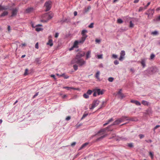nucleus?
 <instances>
[{
    "label": "nucleus",
    "instance_id": "f257e3e1",
    "mask_svg": "<svg viewBox=\"0 0 160 160\" xmlns=\"http://www.w3.org/2000/svg\"><path fill=\"white\" fill-rule=\"evenodd\" d=\"M71 64H78L80 67H81L86 64V61L81 58H80L78 56H76L71 61Z\"/></svg>",
    "mask_w": 160,
    "mask_h": 160
},
{
    "label": "nucleus",
    "instance_id": "f03ea898",
    "mask_svg": "<svg viewBox=\"0 0 160 160\" xmlns=\"http://www.w3.org/2000/svg\"><path fill=\"white\" fill-rule=\"evenodd\" d=\"M88 32V31L86 30H83L81 32V34L82 35V37L80 39L83 42H84L86 38L88 36L86 35V33Z\"/></svg>",
    "mask_w": 160,
    "mask_h": 160
},
{
    "label": "nucleus",
    "instance_id": "7ed1b4c3",
    "mask_svg": "<svg viewBox=\"0 0 160 160\" xmlns=\"http://www.w3.org/2000/svg\"><path fill=\"white\" fill-rule=\"evenodd\" d=\"M52 2L51 1H49L46 2L44 4V6L46 8V11L49 10L51 8Z\"/></svg>",
    "mask_w": 160,
    "mask_h": 160
},
{
    "label": "nucleus",
    "instance_id": "20e7f679",
    "mask_svg": "<svg viewBox=\"0 0 160 160\" xmlns=\"http://www.w3.org/2000/svg\"><path fill=\"white\" fill-rule=\"evenodd\" d=\"M99 102L100 101L98 100L97 99L94 100L91 105V107L89 108V109L91 110L93 109L98 105Z\"/></svg>",
    "mask_w": 160,
    "mask_h": 160
},
{
    "label": "nucleus",
    "instance_id": "39448f33",
    "mask_svg": "<svg viewBox=\"0 0 160 160\" xmlns=\"http://www.w3.org/2000/svg\"><path fill=\"white\" fill-rule=\"evenodd\" d=\"M48 13L43 14L42 16V19L41 20V21L42 22H47L49 20L48 18Z\"/></svg>",
    "mask_w": 160,
    "mask_h": 160
},
{
    "label": "nucleus",
    "instance_id": "423d86ee",
    "mask_svg": "<svg viewBox=\"0 0 160 160\" xmlns=\"http://www.w3.org/2000/svg\"><path fill=\"white\" fill-rule=\"evenodd\" d=\"M120 120L121 121V122H122L125 121V120H128V121H135L136 120L132 118H128V117L125 116H124L122 117L121 118H119Z\"/></svg>",
    "mask_w": 160,
    "mask_h": 160
},
{
    "label": "nucleus",
    "instance_id": "0eeeda50",
    "mask_svg": "<svg viewBox=\"0 0 160 160\" xmlns=\"http://www.w3.org/2000/svg\"><path fill=\"white\" fill-rule=\"evenodd\" d=\"M120 57L119 58V61H122L125 58V52L124 50H122L120 53Z\"/></svg>",
    "mask_w": 160,
    "mask_h": 160
},
{
    "label": "nucleus",
    "instance_id": "6e6552de",
    "mask_svg": "<svg viewBox=\"0 0 160 160\" xmlns=\"http://www.w3.org/2000/svg\"><path fill=\"white\" fill-rule=\"evenodd\" d=\"M84 42H82L81 40L80 39L78 40H76L74 42L73 46V47L75 48H78V45L79 43L82 44Z\"/></svg>",
    "mask_w": 160,
    "mask_h": 160
},
{
    "label": "nucleus",
    "instance_id": "1a4fd4ad",
    "mask_svg": "<svg viewBox=\"0 0 160 160\" xmlns=\"http://www.w3.org/2000/svg\"><path fill=\"white\" fill-rule=\"evenodd\" d=\"M18 9L15 8L12 9V13L11 17H12L15 16L18 12Z\"/></svg>",
    "mask_w": 160,
    "mask_h": 160
},
{
    "label": "nucleus",
    "instance_id": "9d476101",
    "mask_svg": "<svg viewBox=\"0 0 160 160\" xmlns=\"http://www.w3.org/2000/svg\"><path fill=\"white\" fill-rule=\"evenodd\" d=\"M34 10V9L33 7H29L26 9L25 12L26 13H30L32 12Z\"/></svg>",
    "mask_w": 160,
    "mask_h": 160
},
{
    "label": "nucleus",
    "instance_id": "9b49d317",
    "mask_svg": "<svg viewBox=\"0 0 160 160\" xmlns=\"http://www.w3.org/2000/svg\"><path fill=\"white\" fill-rule=\"evenodd\" d=\"M154 12V9H149L147 11V12H148V17L151 15L152 16L153 15Z\"/></svg>",
    "mask_w": 160,
    "mask_h": 160
},
{
    "label": "nucleus",
    "instance_id": "f8f14e48",
    "mask_svg": "<svg viewBox=\"0 0 160 160\" xmlns=\"http://www.w3.org/2000/svg\"><path fill=\"white\" fill-rule=\"evenodd\" d=\"M146 60V58H143L141 59L140 62L143 68H144L146 66L145 64Z\"/></svg>",
    "mask_w": 160,
    "mask_h": 160
},
{
    "label": "nucleus",
    "instance_id": "ddd939ff",
    "mask_svg": "<svg viewBox=\"0 0 160 160\" xmlns=\"http://www.w3.org/2000/svg\"><path fill=\"white\" fill-rule=\"evenodd\" d=\"M158 70V69L156 67H152L149 68V71H150L152 73L156 72Z\"/></svg>",
    "mask_w": 160,
    "mask_h": 160
},
{
    "label": "nucleus",
    "instance_id": "4468645a",
    "mask_svg": "<svg viewBox=\"0 0 160 160\" xmlns=\"http://www.w3.org/2000/svg\"><path fill=\"white\" fill-rule=\"evenodd\" d=\"M85 52H84L81 51L79 52L76 56H78L80 58L84 56L85 55Z\"/></svg>",
    "mask_w": 160,
    "mask_h": 160
},
{
    "label": "nucleus",
    "instance_id": "2eb2a0df",
    "mask_svg": "<svg viewBox=\"0 0 160 160\" xmlns=\"http://www.w3.org/2000/svg\"><path fill=\"white\" fill-rule=\"evenodd\" d=\"M91 57V51H88L86 53V59H88Z\"/></svg>",
    "mask_w": 160,
    "mask_h": 160
},
{
    "label": "nucleus",
    "instance_id": "dca6fc26",
    "mask_svg": "<svg viewBox=\"0 0 160 160\" xmlns=\"http://www.w3.org/2000/svg\"><path fill=\"white\" fill-rule=\"evenodd\" d=\"M42 26V25L41 24H38L36 26V28H35V30L39 32L43 30L42 28L38 27V26Z\"/></svg>",
    "mask_w": 160,
    "mask_h": 160
},
{
    "label": "nucleus",
    "instance_id": "f3484780",
    "mask_svg": "<svg viewBox=\"0 0 160 160\" xmlns=\"http://www.w3.org/2000/svg\"><path fill=\"white\" fill-rule=\"evenodd\" d=\"M121 121L119 118L116 120L112 124V125H116L120 124L121 122Z\"/></svg>",
    "mask_w": 160,
    "mask_h": 160
},
{
    "label": "nucleus",
    "instance_id": "a211bd4d",
    "mask_svg": "<svg viewBox=\"0 0 160 160\" xmlns=\"http://www.w3.org/2000/svg\"><path fill=\"white\" fill-rule=\"evenodd\" d=\"M96 92H97L98 95H102L103 93L102 90H101L100 89H98L95 90Z\"/></svg>",
    "mask_w": 160,
    "mask_h": 160
},
{
    "label": "nucleus",
    "instance_id": "6ab92c4d",
    "mask_svg": "<svg viewBox=\"0 0 160 160\" xmlns=\"http://www.w3.org/2000/svg\"><path fill=\"white\" fill-rule=\"evenodd\" d=\"M131 102L132 103H134L136 105L138 106H140L141 105V103L140 102L136 100H132L131 101Z\"/></svg>",
    "mask_w": 160,
    "mask_h": 160
},
{
    "label": "nucleus",
    "instance_id": "aec40b11",
    "mask_svg": "<svg viewBox=\"0 0 160 160\" xmlns=\"http://www.w3.org/2000/svg\"><path fill=\"white\" fill-rule=\"evenodd\" d=\"M47 44L50 46V47L52 46L53 45L52 40L51 39H49L48 42L47 43Z\"/></svg>",
    "mask_w": 160,
    "mask_h": 160
},
{
    "label": "nucleus",
    "instance_id": "412c9836",
    "mask_svg": "<svg viewBox=\"0 0 160 160\" xmlns=\"http://www.w3.org/2000/svg\"><path fill=\"white\" fill-rule=\"evenodd\" d=\"M151 35L153 36H156L159 34L158 32L156 30L152 32L151 33Z\"/></svg>",
    "mask_w": 160,
    "mask_h": 160
},
{
    "label": "nucleus",
    "instance_id": "4be33fe9",
    "mask_svg": "<svg viewBox=\"0 0 160 160\" xmlns=\"http://www.w3.org/2000/svg\"><path fill=\"white\" fill-rule=\"evenodd\" d=\"M142 104L145 106H148L149 105V102L144 100L142 101Z\"/></svg>",
    "mask_w": 160,
    "mask_h": 160
},
{
    "label": "nucleus",
    "instance_id": "5701e85b",
    "mask_svg": "<svg viewBox=\"0 0 160 160\" xmlns=\"http://www.w3.org/2000/svg\"><path fill=\"white\" fill-rule=\"evenodd\" d=\"M8 7H5L4 6H2L0 5V11H2V10H5L8 9Z\"/></svg>",
    "mask_w": 160,
    "mask_h": 160
},
{
    "label": "nucleus",
    "instance_id": "b1692460",
    "mask_svg": "<svg viewBox=\"0 0 160 160\" xmlns=\"http://www.w3.org/2000/svg\"><path fill=\"white\" fill-rule=\"evenodd\" d=\"M153 21L154 22H158L160 21V15L157 16L155 19H154Z\"/></svg>",
    "mask_w": 160,
    "mask_h": 160
},
{
    "label": "nucleus",
    "instance_id": "393cba45",
    "mask_svg": "<svg viewBox=\"0 0 160 160\" xmlns=\"http://www.w3.org/2000/svg\"><path fill=\"white\" fill-rule=\"evenodd\" d=\"M8 14V12L7 11H4L1 15H0V17H4L7 16Z\"/></svg>",
    "mask_w": 160,
    "mask_h": 160
},
{
    "label": "nucleus",
    "instance_id": "a878e982",
    "mask_svg": "<svg viewBox=\"0 0 160 160\" xmlns=\"http://www.w3.org/2000/svg\"><path fill=\"white\" fill-rule=\"evenodd\" d=\"M63 88L64 89H67L68 90H70L71 89H72L73 90H77V89L73 87H63Z\"/></svg>",
    "mask_w": 160,
    "mask_h": 160
},
{
    "label": "nucleus",
    "instance_id": "bb28decb",
    "mask_svg": "<svg viewBox=\"0 0 160 160\" xmlns=\"http://www.w3.org/2000/svg\"><path fill=\"white\" fill-rule=\"evenodd\" d=\"M48 13V15L49 19L50 20L53 17L54 14L52 12H49V13Z\"/></svg>",
    "mask_w": 160,
    "mask_h": 160
},
{
    "label": "nucleus",
    "instance_id": "cd10ccee",
    "mask_svg": "<svg viewBox=\"0 0 160 160\" xmlns=\"http://www.w3.org/2000/svg\"><path fill=\"white\" fill-rule=\"evenodd\" d=\"M100 74V72L99 71H98L97 72L95 75V77L98 80L100 79L99 77Z\"/></svg>",
    "mask_w": 160,
    "mask_h": 160
},
{
    "label": "nucleus",
    "instance_id": "c85d7f7f",
    "mask_svg": "<svg viewBox=\"0 0 160 160\" xmlns=\"http://www.w3.org/2000/svg\"><path fill=\"white\" fill-rule=\"evenodd\" d=\"M88 142L85 143L83 144L82 145V146H81V147L80 148L79 150H80L83 148H84V147H85L86 146H87L88 144Z\"/></svg>",
    "mask_w": 160,
    "mask_h": 160
},
{
    "label": "nucleus",
    "instance_id": "c756f323",
    "mask_svg": "<svg viewBox=\"0 0 160 160\" xmlns=\"http://www.w3.org/2000/svg\"><path fill=\"white\" fill-rule=\"evenodd\" d=\"M61 76L63 77L65 79H67L69 78V76L66 75L65 73H63L60 75Z\"/></svg>",
    "mask_w": 160,
    "mask_h": 160
},
{
    "label": "nucleus",
    "instance_id": "7c9ffc66",
    "mask_svg": "<svg viewBox=\"0 0 160 160\" xmlns=\"http://www.w3.org/2000/svg\"><path fill=\"white\" fill-rule=\"evenodd\" d=\"M91 8V7L90 6H88L87 8H85L84 9L85 12H88L90 9Z\"/></svg>",
    "mask_w": 160,
    "mask_h": 160
},
{
    "label": "nucleus",
    "instance_id": "2f4dec72",
    "mask_svg": "<svg viewBox=\"0 0 160 160\" xmlns=\"http://www.w3.org/2000/svg\"><path fill=\"white\" fill-rule=\"evenodd\" d=\"M155 57V55L153 53H152L150 55V58H149V59L150 60H152L154 59Z\"/></svg>",
    "mask_w": 160,
    "mask_h": 160
},
{
    "label": "nucleus",
    "instance_id": "473e14b6",
    "mask_svg": "<svg viewBox=\"0 0 160 160\" xmlns=\"http://www.w3.org/2000/svg\"><path fill=\"white\" fill-rule=\"evenodd\" d=\"M146 9H145V7H140L139 8V10H138V12H140L141 11H142L144 10H145Z\"/></svg>",
    "mask_w": 160,
    "mask_h": 160
},
{
    "label": "nucleus",
    "instance_id": "72a5a7b5",
    "mask_svg": "<svg viewBox=\"0 0 160 160\" xmlns=\"http://www.w3.org/2000/svg\"><path fill=\"white\" fill-rule=\"evenodd\" d=\"M83 96L84 98H88L89 97V95L88 94H87V93H84L83 95Z\"/></svg>",
    "mask_w": 160,
    "mask_h": 160
},
{
    "label": "nucleus",
    "instance_id": "f704fd0d",
    "mask_svg": "<svg viewBox=\"0 0 160 160\" xmlns=\"http://www.w3.org/2000/svg\"><path fill=\"white\" fill-rule=\"evenodd\" d=\"M117 22L119 23H122L123 22V21L121 19L119 18L117 20Z\"/></svg>",
    "mask_w": 160,
    "mask_h": 160
},
{
    "label": "nucleus",
    "instance_id": "c9c22d12",
    "mask_svg": "<svg viewBox=\"0 0 160 160\" xmlns=\"http://www.w3.org/2000/svg\"><path fill=\"white\" fill-rule=\"evenodd\" d=\"M134 27V24L132 23V21H130V25L129 27L131 28H132Z\"/></svg>",
    "mask_w": 160,
    "mask_h": 160
},
{
    "label": "nucleus",
    "instance_id": "e433bc0d",
    "mask_svg": "<svg viewBox=\"0 0 160 160\" xmlns=\"http://www.w3.org/2000/svg\"><path fill=\"white\" fill-rule=\"evenodd\" d=\"M92 92V91L90 90H88L87 92L86 93L88 95H91Z\"/></svg>",
    "mask_w": 160,
    "mask_h": 160
},
{
    "label": "nucleus",
    "instance_id": "4c0bfd02",
    "mask_svg": "<svg viewBox=\"0 0 160 160\" xmlns=\"http://www.w3.org/2000/svg\"><path fill=\"white\" fill-rule=\"evenodd\" d=\"M88 113H84L83 114L82 118H81V120L83 119V118H85L86 116H88Z\"/></svg>",
    "mask_w": 160,
    "mask_h": 160
},
{
    "label": "nucleus",
    "instance_id": "58836bf2",
    "mask_svg": "<svg viewBox=\"0 0 160 160\" xmlns=\"http://www.w3.org/2000/svg\"><path fill=\"white\" fill-rule=\"evenodd\" d=\"M112 58L114 59H116L118 58V55L115 54H112Z\"/></svg>",
    "mask_w": 160,
    "mask_h": 160
},
{
    "label": "nucleus",
    "instance_id": "ea45409f",
    "mask_svg": "<svg viewBox=\"0 0 160 160\" xmlns=\"http://www.w3.org/2000/svg\"><path fill=\"white\" fill-rule=\"evenodd\" d=\"M73 67L74 70L75 71L77 70L78 69V66L76 64L74 65Z\"/></svg>",
    "mask_w": 160,
    "mask_h": 160
},
{
    "label": "nucleus",
    "instance_id": "a19ab883",
    "mask_svg": "<svg viewBox=\"0 0 160 160\" xmlns=\"http://www.w3.org/2000/svg\"><path fill=\"white\" fill-rule=\"evenodd\" d=\"M94 23L92 22L88 26V27L90 28H92L93 27Z\"/></svg>",
    "mask_w": 160,
    "mask_h": 160
},
{
    "label": "nucleus",
    "instance_id": "79ce46f5",
    "mask_svg": "<svg viewBox=\"0 0 160 160\" xmlns=\"http://www.w3.org/2000/svg\"><path fill=\"white\" fill-rule=\"evenodd\" d=\"M114 78L112 77H110L108 78V80L110 82H112Z\"/></svg>",
    "mask_w": 160,
    "mask_h": 160
},
{
    "label": "nucleus",
    "instance_id": "37998d69",
    "mask_svg": "<svg viewBox=\"0 0 160 160\" xmlns=\"http://www.w3.org/2000/svg\"><path fill=\"white\" fill-rule=\"evenodd\" d=\"M97 57H98V58L99 59H102V54L98 55L97 56Z\"/></svg>",
    "mask_w": 160,
    "mask_h": 160
},
{
    "label": "nucleus",
    "instance_id": "c03bdc74",
    "mask_svg": "<svg viewBox=\"0 0 160 160\" xmlns=\"http://www.w3.org/2000/svg\"><path fill=\"white\" fill-rule=\"evenodd\" d=\"M105 129H103L100 130L99 131H98V134L101 133V132H103L105 131Z\"/></svg>",
    "mask_w": 160,
    "mask_h": 160
},
{
    "label": "nucleus",
    "instance_id": "a18cd8bd",
    "mask_svg": "<svg viewBox=\"0 0 160 160\" xmlns=\"http://www.w3.org/2000/svg\"><path fill=\"white\" fill-rule=\"evenodd\" d=\"M28 69H26L25 70V72L24 74V76H26L28 74Z\"/></svg>",
    "mask_w": 160,
    "mask_h": 160
},
{
    "label": "nucleus",
    "instance_id": "49530a36",
    "mask_svg": "<svg viewBox=\"0 0 160 160\" xmlns=\"http://www.w3.org/2000/svg\"><path fill=\"white\" fill-rule=\"evenodd\" d=\"M150 3H151V2H148V3L147 4V5L144 6L145 8L146 9L147 8V7L150 5Z\"/></svg>",
    "mask_w": 160,
    "mask_h": 160
},
{
    "label": "nucleus",
    "instance_id": "de8ad7c7",
    "mask_svg": "<svg viewBox=\"0 0 160 160\" xmlns=\"http://www.w3.org/2000/svg\"><path fill=\"white\" fill-rule=\"evenodd\" d=\"M114 63L115 65H117L119 64V62L117 60H116L114 61Z\"/></svg>",
    "mask_w": 160,
    "mask_h": 160
},
{
    "label": "nucleus",
    "instance_id": "09e8293b",
    "mask_svg": "<svg viewBox=\"0 0 160 160\" xmlns=\"http://www.w3.org/2000/svg\"><path fill=\"white\" fill-rule=\"evenodd\" d=\"M105 136H106L105 135L102 136L100 137V138H98V139H97V140H100L101 139H102L103 138H104L105 137Z\"/></svg>",
    "mask_w": 160,
    "mask_h": 160
},
{
    "label": "nucleus",
    "instance_id": "8fccbe9b",
    "mask_svg": "<svg viewBox=\"0 0 160 160\" xmlns=\"http://www.w3.org/2000/svg\"><path fill=\"white\" fill-rule=\"evenodd\" d=\"M139 138L140 139H142L144 137V135L142 134H140L139 135Z\"/></svg>",
    "mask_w": 160,
    "mask_h": 160
},
{
    "label": "nucleus",
    "instance_id": "3c124183",
    "mask_svg": "<svg viewBox=\"0 0 160 160\" xmlns=\"http://www.w3.org/2000/svg\"><path fill=\"white\" fill-rule=\"evenodd\" d=\"M149 155H150L151 158L152 159L153 158V154H152V153L151 152H149Z\"/></svg>",
    "mask_w": 160,
    "mask_h": 160
},
{
    "label": "nucleus",
    "instance_id": "603ef678",
    "mask_svg": "<svg viewBox=\"0 0 160 160\" xmlns=\"http://www.w3.org/2000/svg\"><path fill=\"white\" fill-rule=\"evenodd\" d=\"M35 47L37 49H38V48L39 47H38V42H37L36 44L35 45Z\"/></svg>",
    "mask_w": 160,
    "mask_h": 160
},
{
    "label": "nucleus",
    "instance_id": "864d4df0",
    "mask_svg": "<svg viewBox=\"0 0 160 160\" xmlns=\"http://www.w3.org/2000/svg\"><path fill=\"white\" fill-rule=\"evenodd\" d=\"M160 127V125H156L155 127L153 129V130L154 131H155V130L157 128H159Z\"/></svg>",
    "mask_w": 160,
    "mask_h": 160
},
{
    "label": "nucleus",
    "instance_id": "5fc2aeb1",
    "mask_svg": "<svg viewBox=\"0 0 160 160\" xmlns=\"http://www.w3.org/2000/svg\"><path fill=\"white\" fill-rule=\"evenodd\" d=\"M71 117L70 116H68L66 118V120L67 121H68L70 119Z\"/></svg>",
    "mask_w": 160,
    "mask_h": 160
},
{
    "label": "nucleus",
    "instance_id": "6e6d98bb",
    "mask_svg": "<svg viewBox=\"0 0 160 160\" xmlns=\"http://www.w3.org/2000/svg\"><path fill=\"white\" fill-rule=\"evenodd\" d=\"M50 76L51 77H52L54 80H56V78H55V76L54 75L52 74Z\"/></svg>",
    "mask_w": 160,
    "mask_h": 160
},
{
    "label": "nucleus",
    "instance_id": "4d7b16f0",
    "mask_svg": "<svg viewBox=\"0 0 160 160\" xmlns=\"http://www.w3.org/2000/svg\"><path fill=\"white\" fill-rule=\"evenodd\" d=\"M97 92H96V90H95L94 91V92L93 94V96L94 97H96L97 96Z\"/></svg>",
    "mask_w": 160,
    "mask_h": 160
},
{
    "label": "nucleus",
    "instance_id": "13d9d810",
    "mask_svg": "<svg viewBox=\"0 0 160 160\" xmlns=\"http://www.w3.org/2000/svg\"><path fill=\"white\" fill-rule=\"evenodd\" d=\"M59 36V33L58 32H56L55 35V37L56 38H57Z\"/></svg>",
    "mask_w": 160,
    "mask_h": 160
},
{
    "label": "nucleus",
    "instance_id": "bf43d9fd",
    "mask_svg": "<svg viewBox=\"0 0 160 160\" xmlns=\"http://www.w3.org/2000/svg\"><path fill=\"white\" fill-rule=\"evenodd\" d=\"M113 120V119L112 118H111V119H110L109 120H108V121L107 122L109 123V122H110L112 121Z\"/></svg>",
    "mask_w": 160,
    "mask_h": 160
},
{
    "label": "nucleus",
    "instance_id": "052dcab7",
    "mask_svg": "<svg viewBox=\"0 0 160 160\" xmlns=\"http://www.w3.org/2000/svg\"><path fill=\"white\" fill-rule=\"evenodd\" d=\"M76 144V142H73L72 143H71V146H72L73 147V146H75Z\"/></svg>",
    "mask_w": 160,
    "mask_h": 160
},
{
    "label": "nucleus",
    "instance_id": "680f3d73",
    "mask_svg": "<svg viewBox=\"0 0 160 160\" xmlns=\"http://www.w3.org/2000/svg\"><path fill=\"white\" fill-rule=\"evenodd\" d=\"M128 146L130 147H132L133 146V145L132 143H129L128 144Z\"/></svg>",
    "mask_w": 160,
    "mask_h": 160
},
{
    "label": "nucleus",
    "instance_id": "e2e57ef3",
    "mask_svg": "<svg viewBox=\"0 0 160 160\" xmlns=\"http://www.w3.org/2000/svg\"><path fill=\"white\" fill-rule=\"evenodd\" d=\"M121 91L122 89H120L118 93V94L120 95L121 94H122Z\"/></svg>",
    "mask_w": 160,
    "mask_h": 160
},
{
    "label": "nucleus",
    "instance_id": "0e129e2a",
    "mask_svg": "<svg viewBox=\"0 0 160 160\" xmlns=\"http://www.w3.org/2000/svg\"><path fill=\"white\" fill-rule=\"evenodd\" d=\"M95 42L97 43H99L100 42V40L99 39H96L95 40Z\"/></svg>",
    "mask_w": 160,
    "mask_h": 160
},
{
    "label": "nucleus",
    "instance_id": "69168bd1",
    "mask_svg": "<svg viewBox=\"0 0 160 160\" xmlns=\"http://www.w3.org/2000/svg\"><path fill=\"white\" fill-rule=\"evenodd\" d=\"M139 0H134V1L133 2L135 3H137L138 2Z\"/></svg>",
    "mask_w": 160,
    "mask_h": 160
},
{
    "label": "nucleus",
    "instance_id": "338daca9",
    "mask_svg": "<svg viewBox=\"0 0 160 160\" xmlns=\"http://www.w3.org/2000/svg\"><path fill=\"white\" fill-rule=\"evenodd\" d=\"M146 141L147 142H152V141L151 139H149L148 140H146Z\"/></svg>",
    "mask_w": 160,
    "mask_h": 160
},
{
    "label": "nucleus",
    "instance_id": "774afa93",
    "mask_svg": "<svg viewBox=\"0 0 160 160\" xmlns=\"http://www.w3.org/2000/svg\"><path fill=\"white\" fill-rule=\"evenodd\" d=\"M38 92H37V93H36L34 95V96H33V98H35L36 96H37L38 95Z\"/></svg>",
    "mask_w": 160,
    "mask_h": 160
}]
</instances>
